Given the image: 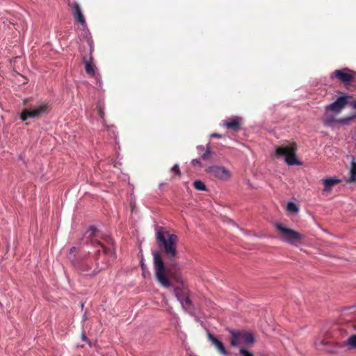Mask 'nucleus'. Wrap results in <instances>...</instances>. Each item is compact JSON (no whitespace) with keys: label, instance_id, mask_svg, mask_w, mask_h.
<instances>
[{"label":"nucleus","instance_id":"12","mask_svg":"<svg viewBox=\"0 0 356 356\" xmlns=\"http://www.w3.org/2000/svg\"><path fill=\"white\" fill-rule=\"evenodd\" d=\"M355 118H356V114L337 120L334 118V116L329 115V112L325 111V117L323 118V123L325 125H331L332 123L337 122L342 124H348L350 121L354 120Z\"/></svg>","mask_w":356,"mask_h":356},{"label":"nucleus","instance_id":"14","mask_svg":"<svg viewBox=\"0 0 356 356\" xmlns=\"http://www.w3.org/2000/svg\"><path fill=\"white\" fill-rule=\"evenodd\" d=\"M90 45V56L89 58L83 57V62L85 64V69L86 73L91 76H95V65L92 63V52L93 51L92 47L91 46V44H89Z\"/></svg>","mask_w":356,"mask_h":356},{"label":"nucleus","instance_id":"24","mask_svg":"<svg viewBox=\"0 0 356 356\" xmlns=\"http://www.w3.org/2000/svg\"><path fill=\"white\" fill-rule=\"evenodd\" d=\"M97 113L102 120H104V108L100 105L97 106Z\"/></svg>","mask_w":356,"mask_h":356},{"label":"nucleus","instance_id":"23","mask_svg":"<svg viewBox=\"0 0 356 356\" xmlns=\"http://www.w3.org/2000/svg\"><path fill=\"white\" fill-rule=\"evenodd\" d=\"M239 353L243 356H254L252 353L248 351V350H246L245 348H242L239 350Z\"/></svg>","mask_w":356,"mask_h":356},{"label":"nucleus","instance_id":"10","mask_svg":"<svg viewBox=\"0 0 356 356\" xmlns=\"http://www.w3.org/2000/svg\"><path fill=\"white\" fill-rule=\"evenodd\" d=\"M350 95L341 96L333 103L326 106L325 111L327 112L332 111L337 113H340L346 105L348 104V99L350 98Z\"/></svg>","mask_w":356,"mask_h":356},{"label":"nucleus","instance_id":"27","mask_svg":"<svg viewBox=\"0 0 356 356\" xmlns=\"http://www.w3.org/2000/svg\"><path fill=\"white\" fill-rule=\"evenodd\" d=\"M211 137H214V138H221L222 137V135L220 134H216V133H213L211 135Z\"/></svg>","mask_w":356,"mask_h":356},{"label":"nucleus","instance_id":"15","mask_svg":"<svg viewBox=\"0 0 356 356\" xmlns=\"http://www.w3.org/2000/svg\"><path fill=\"white\" fill-rule=\"evenodd\" d=\"M75 20L80 24L83 25L86 23L85 17L82 13L81 9L78 3L74 2L70 4Z\"/></svg>","mask_w":356,"mask_h":356},{"label":"nucleus","instance_id":"11","mask_svg":"<svg viewBox=\"0 0 356 356\" xmlns=\"http://www.w3.org/2000/svg\"><path fill=\"white\" fill-rule=\"evenodd\" d=\"M206 171L208 173L212 174L215 177L220 179H227L230 177L229 172L224 167L222 166H210Z\"/></svg>","mask_w":356,"mask_h":356},{"label":"nucleus","instance_id":"32","mask_svg":"<svg viewBox=\"0 0 356 356\" xmlns=\"http://www.w3.org/2000/svg\"><path fill=\"white\" fill-rule=\"evenodd\" d=\"M140 265H141V268L142 269H144L145 268V264L143 262V261H140Z\"/></svg>","mask_w":356,"mask_h":356},{"label":"nucleus","instance_id":"20","mask_svg":"<svg viewBox=\"0 0 356 356\" xmlns=\"http://www.w3.org/2000/svg\"><path fill=\"white\" fill-rule=\"evenodd\" d=\"M193 186L198 191H204L207 190L205 184L202 181L200 180L195 181L193 183Z\"/></svg>","mask_w":356,"mask_h":356},{"label":"nucleus","instance_id":"5","mask_svg":"<svg viewBox=\"0 0 356 356\" xmlns=\"http://www.w3.org/2000/svg\"><path fill=\"white\" fill-rule=\"evenodd\" d=\"M275 227L279 232L280 239L293 246H298L304 242L305 236L299 232L287 228L282 223H275Z\"/></svg>","mask_w":356,"mask_h":356},{"label":"nucleus","instance_id":"9","mask_svg":"<svg viewBox=\"0 0 356 356\" xmlns=\"http://www.w3.org/2000/svg\"><path fill=\"white\" fill-rule=\"evenodd\" d=\"M330 78H336L343 83L348 84L356 80V72L346 67L336 70L332 73Z\"/></svg>","mask_w":356,"mask_h":356},{"label":"nucleus","instance_id":"22","mask_svg":"<svg viewBox=\"0 0 356 356\" xmlns=\"http://www.w3.org/2000/svg\"><path fill=\"white\" fill-rule=\"evenodd\" d=\"M211 151L209 146H207V150L202 154V158L204 160H209L211 158Z\"/></svg>","mask_w":356,"mask_h":356},{"label":"nucleus","instance_id":"2","mask_svg":"<svg viewBox=\"0 0 356 356\" xmlns=\"http://www.w3.org/2000/svg\"><path fill=\"white\" fill-rule=\"evenodd\" d=\"M100 249H97L93 255L89 252L81 254L79 248L72 247L69 252V258L76 270L85 276H95L109 266L111 257H105L101 264L97 262L100 256Z\"/></svg>","mask_w":356,"mask_h":356},{"label":"nucleus","instance_id":"26","mask_svg":"<svg viewBox=\"0 0 356 356\" xmlns=\"http://www.w3.org/2000/svg\"><path fill=\"white\" fill-rule=\"evenodd\" d=\"M191 163L195 167H196V166L202 167V163H201L200 161L197 159H193L191 161Z\"/></svg>","mask_w":356,"mask_h":356},{"label":"nucleus","instance_id":"30","mask_svg":"<svg viewBox=\"0 0 356 356\" xmlns=\"http://www.w3.org/2000/svg\"><path fill=\"white\" fill-rule=\"evenodd\" d=\"M28 101H29V99H25L24 100V106H27V102H28Z\"/></svg>","mask_w":356,"mask_h":356},{"label":"nucleus","instance_id":"29","mask_svg":"<svg viewBox=\"0 0 356 356\" xmlns=\"http://www.w3.org/2000/svg\"><path fill=\"white\" fill-rule=\"evenodd\" d=\"M82 339H83V341H88V338L85 336V334H82Z\"/></svg>","mask_w":356,"mask_h":356},{"label":"nucleus","instance_id":"16","mask_svg":"<svg viewBox=\"0 0 356 356\" xmlns=\"http://www.w3.org/2000/svg\"><path fill=\"white\" fill-rule=\"evenodd\" d=\"M227 129L234 131H238L241 129V119L239 118H233L229 119L223 124Z\"/></svg>","mask_w":356,"mask_h":356},{"label":"nucleus","instance_id":"21","mask_svg":"<svg viewBox=\"0 0 356 356\" xmlns=\"http://www.w3.org/2000/svg\"><path fill=\"white\" fill-rule=\"evenodd\" d=\"M286 209L288 211L293 212V213H296L298 211V207L293 202H289L287 204Z\"/></svg>","mask_w":356,"mask_h":356},{"label":"nucleus","instance_id":"33","mask_svg":"<svg viewBox=\"0 0 356 356\" xmlns=\"http://www.w3.org/2000/svg\"><path fill=\"white\" fill-rule=\"evenodd\" d=\"M341 330H344L346 333L348 332V330L347 329H344L343 327L340 328Z\"/></svg>","mask_w":356,"mask_h":356},{"label":"nucleus","instance_id":"13","mask_svg":"<svg viewBox=\"0 0 356 356\" xmlns=\"http://www.w3.org/2000/svg\"><path fill=\"white\" fill-rule=\"evenodd\" d=\"M207 337L219 354L225 356H227L229 355L228 351L221 341H220L210 332L207 333Z\"/></svg>","mask_w":356,"mask_h":356},{"label":"nucleus","instance_id":"1","mask_svg":"<svg viewBox=\"0 0 356 356\" xmlns=\"http://www.w3.org/2000/svg\"><path fill=\"white\" fill-rule=\"evenodd\" d=\"M153 256L155 276L157 281L165 288H168L171 286L168 277L179 283L180 286H176L174 289L175 294L182 307L185 309H188L192 305V302L189 298V290L181 280L179 273L173 271L175 266L172 264L168 267H165L163 259L158 252H154Z\"/></svg>","mask_w":356,"mask_h":356},{"label":"nucleus","instance_id":"7","mask_svg":"<svg viewBox=\"0 0 356 356\" xmlns=\"http://www.w3.org/2000/svg\"><path fill=\"white\" fill-rule=\"evenodd\" d=\"M230 334L229 343L231 346L245 345L252 346L254 343V338L252 333L245 330H229Z\"/></svg>","mask_w":356,"mask_h":356},{"label":"nucleus","instance_id":"4","mask_svg":"<svg viewBox=\"0 0 356 356\" xmlns=\"http://www.w3.org/2000/svg\"><path fill=\"white\" fill-rule=\"evenodd\" d=\"M156 240L158 245L163 250L165 257L170 261H173L177 255V236L174 234H168L166 238L164 232L159 229L156 232Z\"/></svg>","mask_w":356,"mask_h":356},{"label":"nucleus","instance_id":"17","mask_svg":"<svg viewBox=\"0 0 356 356\" xmlns=\"http://www.w3.org/2000/svg\"><path fill=\"white\" fill-rule=\"evenodd\" d=\"M323 184L325 186L324 191H330L332 187L341 182V180L337 178H329L323 179Z\"/></svg>","mask_w":356,"mask_h":356},{"label":"nucleus","instance_id":"25","mask_svg":"<svg viewBox=\"0 0 356 356\" xmlns=\"http://www.w3.org/2000/svg\"><path fill=\"white\" fill-rule=\"evenodd\" d=\"M172 172H173L176 175L180 176L181 172L179 170V165L177 164H175L171 169Z\"/></svg>","mask_w":356,"mask_h":356},{"label":"nucleus","instance_id":"6","mask_svg":"<svg viewBox=\"0 0 356 356\" xmlns=\"http://www.w3.org/2000/svg\"><path fill=\"white\" fill-rule=\"evenodd\" d=\"M296 150V144L292 143L288 145L277 147L275 155L277 157L284 156L285 158V162L289 165H301L302 163L297 158Z\"/></svg>","mask_w":356,"mask_h":356},{"label":"nucleus","instance_id":"3","mask_svg":"<svg viewBox=\"0 0 356 356\" xmlns=\"http://www.w3.org/2000/svg\"><path fill=\"white\" fill-rule=\"evenodd\" d=\"M98 230L94 226H90L85 233V237L88 239L87 243L95 248L102 249L104 257H111L115 259L114 243L113 238L109 236H105L104 240L106 244L103 243L97 238Z\"/></svg>","mask_w":356,"mask_h":356},{"label":"nucleus","instance_id":"8","mask_svg":"<svg viewBox=\"0 0 356 356\" xmlns=\"http://www.w3.org/2000/svg\"><path fill=\"white\" fill-rule=\"evenodd\" d=\"M47 111V104H42L37 107L24 108L20 114V119L22 121H26L28 118H38L46 113Z\"/></svg>","mask_w":356,"mask_h":356},{"label":"nucleus","instance_id":"19","mask_svg":"<svg viewBox=\"0 0 356 356\" xmlns=\"http://www.w3.org/2000/svg\"><path fill=\"white\" fill-rule=\"evenodd\" d=\"M343 343L350 348H356V335H351L346 341H343Z\"/></svg>","mask_w":356,"mask_h":356},{"label":"nucleus","instance_id":"31","mask_svg":"<svg viewBox=\"0 0 356 356\" xmlns=\"http://www.w3.org/2000/svg\"><path fill=\"white\" fill-rule=\"evenodd\" d=\"M352 326H353V323H348V325H347V329H350Z\"/></svg>","mask_w":356,"mask_h":356},{"label":"nucleus","instance_id":"18","mask_svg":"<svg viewBox=\"0 0 356 356\" xmlns=\"http://www.w3.org/2000/svg\"><path fill=\"white\" fill-rule=\"evenodd\" d=\"M350 177L347 179L348 183L354 182L356 181V163L353 161L350 170Z\"/></svg>","mask_w":356,"mask_h":356},{"label":"nucleus","instance_id":"28","mask_svg":"<svg viewBox=\"0 0 356 356\" xmlns=\"http://www.w3.org/2000/svg\"><path fill=\"white\" fill-rule=\"evenodd\" d=\"M350 106H351L353 108L356 109V101L353 102L352 103H350ZM355 114H356V113H355L354 115H355Z\"/></svg>","mask_w":356,"mask_h":356}]
</instances>
